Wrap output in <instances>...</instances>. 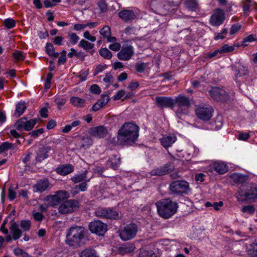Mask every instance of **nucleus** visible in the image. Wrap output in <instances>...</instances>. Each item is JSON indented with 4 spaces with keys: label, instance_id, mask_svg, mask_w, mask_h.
Masks as SVG:
<instances>
[{
    "label": "nucleus",
    "instance_id": "64",
    "mask_svg": "<svg viewBox=\"0 0 257 257\" xmlns=\"http://www.w3.org/2000/svg\"><path fill=\"white\" fill-rule=\"evenodd\" d=\"M248 133H240L238 136V139L240 140L246 141L249 138Z\"/></svg>",
    "mask_w": 257,
    "mask_h": 257
},
{
    "label": "nucleus",
    "instance_id": "47",
    "mask_svg": "<svg viewBox=\"0 0 257 257\" xmlns=\"http://www.w3.org/2000/svg\"><path fill=\"white\" fill-rule=\"evenodd\" d=\"M235 47L236 46L235 45L229 46L228 44H225L220 49V50L221 54L228 53L233 51Z\"/></svg>",
    "mask_w": 257,
    "mask_h": 257
},
{
    "label": "nucleus",
    "instance_id": "39",
    "mask_svg": "<svg viewBox=\"0 0 257 257\" xmlns=\"http://www.w3.org/2000/svg\"><path fill=\"white\" fill-rule=\"evenodd\" d=\"M67 101V98L64 96H58L54 99V102L57 105L59 109H61L63 105H64Z\"/></svg>",
    "mask_w": 257,
    "mask_h": 257
},
{
    "label": "nucleus",
    "instance_id": "48",
    "mask_svg": "<svg viewBox=\"0 0 257 257\" xmlns=\"http://www.w3.org/2000/svg\"><path fill=\"white\" fill-rule=\"evenodd\" d=\"M241 211L243 213H247L249 214H252L255 211V208L252 205L244 206L241 208Z\"/></svg>",
    "mask_w": 257,
    "mask_h": 257
},
{
    "label": "nucleus",
    "instance_id": "22",
    "mask_svg": "<svg viewBox=\"0 0 257 257\" xmlns=\"http://www.w3.org/2000/svg\"><path fill=\"white\" fill-rule=\"evenodd\" d=\"M109 97L107 94H102L100 98L97 100L92 106V111H96L104 107L109 101Z\"/></svg>",
    "mask_w": 257,
    "mask_h": 257
},
{
    "label": "nucleus",
    "instance_id": "14",
    "mask_svg": "<svg viewBox=\"0 0 257 257\" xmlns=\"http://www.w3.org/2000/svg\"><path fill=\"white\" fill-rule=\"evenodd\" d=\"M211 98L216 101H223L228 98L226 91L218 87H212L209 91Z\"/></svg>",
    "mask_w": 257,
    "mask_h": 257
},
{
    "label": "nucleus",
    "instance_id": "30",
    "mask_svg": "<svg viewBox=\"0 0 257 257\" xmlns=\"http://www.w3.org/2000/svg\"><path fill=\"white\" fill-rule=\"evenodd\" d=\"M80 257H99V255L94 249L87 248L81 252Z\"/></svg>",
    "mask_w": 257,
    "mask_h": 257
},
{
    "label": "nucleus",
    "instance_id": "59",
    "mask_svg": "<svg viewBox=\"0 0 257 257\" xmlns=\"http://www.w3.org/2000/svg\"><path fill=\"white\" fill-rule=\"evenodd\" d=\"M140 257H157V256L152 251L144 250L141 252Z\"/></svg>",
    "mask_w": 257,
    "mask_h": 257
},
{
    "label": "nucleus",
    "instance_id": "46",
    "mask_svg": "<svg viewBox=\"0 0 257 257\" xmlns=\"http://www.w3.org/2000/svg\"><path fill=\"white\" fill-rule=\"evenodd\" d=\"M68 37L69 38L70 43L73 45L77 44L79 40V37L76 35V34L74 33H69Z\"/></svg>",
    "mask_w": 257,
    "mask_h": 257
},
{
    "label": "nucleus",
    "instance_id": "6",
    "mask_svg": "<svg viewBox=\"0 0 257 257\" xmlns=\"http://www.w3.org/2000/svg\"><path fill=\"white\" fill-rule=\"evenodd\" d=\"M138 226L134 223L126 224L118 231L120 239L123 241L130 240L134 238L137 234Z\"/></svg>",
    "mask_w": 257,
    "mask_h": 257
},
{
    "label": "nucleus",
    "instance_id": "61",
    "mask_svg": "<svg viewBox=\"0 0 257 257\" xmlns=\"http://www.w3.org/2000/svg\"><path fill=\"white\" fill-rule=\"evenodd\" d=\"M218 54L220 55L221 54L220 49L215 50L213 52L208 53L206 57L207 58H211L215 56L220 57V56H218Z\"/></svg>",
    "mask_w": 257,
    "mask_h": 257
},
{
    "label": "nucleus",
    "instance_id": "11",
    "mask_svg": "<svg viewBox=\"0 0 257 257\" xmlns=\"http://www.w3.org/2000/svg\"><path fill=\"white\" fill-rule=\"evenodd\" d=\"M36 123L37 120L36 119L28 120L26 117H24L17 120L14 126L18 131L24 130L29 131L34 127Z\"/></svg>",
    "mask_w": 257,
    "mask_h": 257
},
{
    "label": "nucleus",
    "instance_id": "12",
    "mask_svg": "<svg viewBox=\"0 0 257 257\" xmlns=\"http://www.w3.org/2000/svg\"><path fill=\"white\" fill-rule=\"evenodd\" d=\"M79 207V203L75 200H68L64 201L59 207L58 210L61 214H67L73 212Z\"/></svg>",
    "mask_w": 257,
    "mask_h": 257
},
{
    "label": "nucleus",
    "instance_id": "24",
    "mask_svg": "<svg viewBox=\"0 0 257 257\" xmlns=\"http://www.w3.org/2000/svg\"><path fill=\"white\" fill-rule=\"evenodd\" d=\"M74 171V167L70 164L60 165L56 169V172L59 175L65 176Z\"/></svg>",
    "mask_w": 257,
    "mask_h": 257
},
{
    "label": "nucleus",
    "instance_id": "29",
    "mask_svg": "<svg viewBox=\"0 0 257 257\" xmlns=\"http://www.w3.org/2000/svg\"><path fill=\"white\" fill-rule=\"evenodd\" d=\"M10 149L15 152L17 150L18 148L14 144L5 142L2 143V144L0 146V154L3 153Z\"/></svg>",
    "mask_w": 257,
    "mask_h": 257
},
{
    "label": "nucleus",
    "instance_id": "33",
    "mask_svg": "<svg viewBox=\"0 0 257 257\" xmlns=\"http://www.w3.org/2000/svg\"><path fill=\"white\" fill-rule=\"evenodd\" d=\"M70 100L73 105L78 107H83L85 102L84 99L76 96L72 97Z\"/></svg>",
    "mask_w": 257,
    "mask_h": 257
},
{
    "label": "nucleus",
    "instance_id": "36",
    "mask_svg": "<svg viewBox=\"0 0 257 257\" xmlns=\"http://www.w3.org/2000/svg\"><path fill=\"white\" fill-rule=\"evenodd\" d=\"M248 73V71L245 67L242 65H239L236 70L235 73V80H236L238 78L242 76H245Z\"/></svg>",
    "mask_w": 257,
    "mask_h": 257
},
{
    "label": "nucleus",
    "instance_id": "49",
    "mask_svg": "<svg viewBox=\"0 0 257 257\" xmlns=\"http://www.w3.org/2000/svg\"><path fill=\"white\" fill-rule=\"evenodd\" d=\"M97 6L99 7L101 13H105L108 10L107 5L104 1L100 0L97 3Z\"/></svg>",
    "mask_w": 257,
    "mask_h": 257
},
{
    "label": "nucleus",
    "instance_id": "3",
    "mask_svg": "<svg viewBox=\"0 0 257 257\" xmlns=\"http://www.w3.org/2000/svg\"><path fill=\"white\" fill-rule=\"evenodd\" d=\"M157 212L164 219H169L177 212L178 205L169 199H163L156 203Z\"/></svg>",
    "mask_w": 257,
    "mask_h": 257
},
{
    "label": "nucleus",
    "instance_id": "53",
    "mask_svg": "<svg viewBox=\"0 0 257 257\" xmlns=\"http://www.w3.org/2000/svg\"><path fill=\"white\" fill-rule=\"evenodd\" d=\"M4 23L5 26L8 29H12L16 25L15 21L12 19H7L5 20Z\"/></svg>",
    "mask_w": 257,
    "mask_h": 257
},
{
    "label": "nucleus",
    "instance_id": "32",
    "mask_svg": "<svg viewBox=\"0 0 257 257\" xmlns=\"http://www.w3.org/2000/svg\"><path fill=\"white\" fill-rule=\"evenodd\" d=\"M45 50L47 54L51 57L57 58L59 56V53L55 52L54 47L50 43H46Z\"/></svg>",
    "mask_w": 257,
    "mask_h": 257
},
{
    "label": "nucleus",
    "instance_id": "41",
    "mask_svg": "<svg viewBox=\"0 0 257 257\" xmlns=\"http://www.w3.org/2000/svg\"><path fill=\"white\" fill-rule=\"evenodd\" d=\"M13 56L15 61H23L26 57V54L23 52L17 50L13 53Z\"/></svg>",
    "mask_w": 257,
    "mask_h": 257
},
{
    "label": "nucleus",
    "instance_id": "7",
    "mask_svg": "<svg viewBox=\"0 0 257 257\" xmlns=\"http://www.w3.org/2000/svg\"><path fill=\"white\" fill-rule=\"evenodd\" d=\"M170 194L174 195H179L187 194L190 190L189 184L184 180L175 181L169 185Z\"/></svg>",
    "mask_w": 257,
    "mask_h": 257
},
{
    "label": "nucleus",
    "instance_id": "35",
    "mask_svg": "<svg viewBox=\"0 0 257 257\" xmlns=\"http://www.w3.org/2000/svg\"><path fill=\"white\" fill-rule=\"evenodd\" d=\"M185 6L191 11H196L198 8V3L197 0H186Z\"/></svg>",
    "mask_w": 257,
    "mask_h": 257
},
{
    "label": "nucleus",
    "instance_id": "13",
    "mask_svg": "<svg viewBox=\"0 0 257 257\" xmlns=\"http://www.w3.org/2000/svg\"><path fill=\"white\" fill-rule=\"evenodd\" d=\"M135 54L134 47L131 45H123L117 54V58L122 61L130 60Z\"/></svg>",
    "mask_w": 257,
    "mask_h": 257
},
{
    "label": "nucleus",
    "instance_id": "57",
    "mask_svg": "<svg viewBox=\"0 0 257 257\" xmlns=\"http://www.w3.org/2000/svg\"><path fill=\"white\" fill-rule=\"evenodd\" d=\"M86 181H84L81 183H80L79 185H77L75 187L76 189H79L80 191L84 192L87 189V184Z\"/></svg>",
    "mask_w": 257,
    "mask_h": 257
},
{
    "label": "nucleus",
    "instance_id": "28",
    "mask_svg": "<svg viewBox=\"0 0 257 257\" xmlns=\"http://www.w3.org/2000/svg\"><path fill=\"white\" fill-rule=\"evenodd\" d=\"M44 200L47 201L49 205L50 206H54L58 205L60 202L56 192L55 194L53 195L47 196L45 198Z\"/></svg>",
    "mask_w": 257,
    "mask_h": 257
},
{
    "label": "nucleus",
    "instance_id": "51",
    "mask_svg": "<svg viewBox=\"0 0 257 257\" xmlns=\"http://www.w3.org/2000/svg\"><path fill=\"white\" fill-rule=\"evenodd\" d=\"M32 216L36 221L39 222H41L44 218V215L38 212L33 211L32 212Z\"/></svg>",
    "mask_w": 257,
    "mask_h": 257
},
{
    "label": "nucleus",
    "instance_id": "44",
    "mask_svg": "<svg viewBox=\"0 0 257 257\" xmlns=\"http://www.w3.org/2000/svg\"><path fill=\"white\" fill-rule=\"evenodd\" d=\"M20 226L24 231H28L31 226V222L29 220H22L20 222Z\"/></svg>",
    "mask_w": 257,
    "mask_h": 257
},
{
    "label": "nucleus",
    "instance_id": "62",
    "mask_svg": "<svg viewBox=\"0 0 257 257\" xmlns=\"http://www.w3.org/2000/svg\"><path fill=\"white\" fill-rule=\"evenodd\" d=\"M83 144L82 145L83 147L88 148L93 143V141L91 139L89 138H86L83 139Z\"/></svg>",
    "mask_w": 257,
    "mask_h": 257
},
{
    "label": "nucleus",
    "instance_id": "37",
    "mask_svg": "<svg viewBox=\"0 0 257 257\" xmlns=\"http://www.w3.org/2000/svg\"><path fill=\"white\" fill-rule=\"evenodd\" d=\"M231 179L235 183H242L245 180L244 175L237 173H234L230 176Z\"/></svg>",
    "mask_w": 257,
    "mask_h": 257
},
{
    "label": "nucleus",
    "instance_id": "63",
    "mask_svg": "<svg viewBox=\"0 0 257 257\" xmlns=\"http://www.w3.org/2000/svg\"><path fill=\"white\" fill-rule=\"evenodd\" d=\"M33 156V154L32 153H29L23 159V162L26 164V165H31V163H32L33 161L31 162V158H32Z\"/></svg>",
    "mask_w": 257,
    "mask_h": 257
},
{
    "label": "nucleus",
    "instance_id": "23",
    "mask_svg": "<svg viewBox=\"0 0 257 257\" xmlns=\"http://www.w3.org/2000/svg\"><path fill=\"white\" fill-rule=\"evenodd\" d=\"M177 140V138L173 135L163 136L160 139L161 145L165 148L171 147Z\"/></svg>",
    "mask_w": 257,
    "mask_h": 257
},
{
    "label": "nucleus",
    "instance_id": "19",
    "mask_svg": "<svg viewBox=\"0 0 257 257\" xmlns=\"http://www.w3.org/2000/svg\"><path fill=\"white\" fill-rule=\"evenodd\" d=\"M89 134L95 138H104L107 133V130L106 127L102 125H99L91 128L89 131Z\"/></svg>",
    "mask_w": 257,
    "mask_h": 257
},
{
    "label": "nucleus",
    "instance_id": "15",
    "mask_svg": "<svg viewBox=\"0 0 257 257\" xmlns=\"http://www.w3.org/2000/svg\"><path fill=\"white\" fill-rule=\"evenodd\" d=\"M174 169V166L171 163L166 164L164 166L152 170L150 174L151 176H162L170 173Z\"/></svg>",
    "mask_w": 257,
    "mask_h": 257
},
{
    "label": "nucleus",
    "instance_id": "21",
    "mask_svg": "<svg viewBox=\"0 0 257 257\" xmlns=\"http://www.w3.org/2000/svg\"><path fill=\"white\" fill-rule=\"evenodd\" d=\"M10 233L13 236V238L16 240L20 238L22 234V231L19 228V224L15 221L11 222L10 226Z\"/></svg>",
    "mask_w": 257,
    "mask_h": 257
},
{
    "label": "nucleus",
    "instance_id": "43",
    "mask_svg": "<svg viewBox=\"0 0 257 257\" xmlns=\"http://www.w3.org/2000/svg\"><path fill=\"white\" fill-rule=\"evenodd\" d=\"M14 253L16 256H20L21 257H32L25 250L18 247L14 249Z\"/></svg>",
    "mask_w": 257,
    "mask_h": 257
},
{
    "label": "nucleus",
    "instance_id": "8",
    "mask_svg": "<svg viewBox=\"0 0 257 257\" xmlns=\"http://www.w3.org/2000/svg\"><path fill=\"white\" fill-rule=\"evenodd\" d=\"M213 109L207 105H198L196 106L195 113L200 119L204 121L209 120L212 116Z\"/></svg>",
    "mask_w": 257,
    "mask_h": 257
},
{
    "label": "nucleus",
    "instance_id": "60",
    "mask_svg": "<svg viewBox=\"0 0 257 257\" xmlns=\"http://www.w3.org/2000/svg\"><path fill=\"white\" fill-rule=\"evenodd\" d=\"M44 133V130L42 128L38 129L37 130L33 131L30 133V135L34 138H36L39 136L40 135L43 134Z\"/></svg>",
    "mask_w": 257,
    "mask_h": 257
},
{
    "label": "nucleus",
    "instance_id": "34",
    "mask_svg": "<svg viewBox=\"0 0 257 257\" xmlns=\"http://www.w3.org/2000/svg\"><path fill=\"white\" fill-rule=\"evenodd\" d=\"M120 164V158L117 156L111 157L107 162V165L113 169H116Z\"/></svg>",
    "mask_w": 257,
    "mask_h": 257
},
{
    "label": "nucleus",
    "instance_id": "58",
    "mask_svg": "<svg viewBox=\"0 0 257 257\" xmlns=\"http://www.w3.org/2000/svg\"><path fill=\"white\" fill-rule=\"evenodd\" d=\"M121 47V45L119 43L115 42L109 46V48L113 51H118Z\"/></svg>",
    "mask_w": 257,
    "mask_h": 257
},
{
    "label": "nucleus",
    "instance_id": "27",
    "mask_svg": "<svg viewBox=\"0 0 257 257\" xmlns=\"http://www.w3.org/2000/svg\"><path fill=\"white\" fill-rule=\"evenodd\" d=\"M214 169L220 174L225 173L228 171L227 165L223 162H215L213 166Z\"/></svg>",
    "mask_w": 257,
    "mask_h": 257
},
{
    "label": "nucleus",
    "instance_id": "2",
    "mask_svg": "<svg viewBox=\"0 0 257 257\" xmlns=\"http://www.w3.org/2000/svg\"><path fill=\"white\" fill-rule=\"evenodd\" d=\"M86 230L79 226L71 227L67 230L66 243L70 246L77 248L84 244Z\"/></svg>",
    "mask_w": 257,
    "mask_h": 257
},
{
    "label": "nucleus",
    "instance_id": "42",
    "mask_svg": "<svg viewBox=\"0 0 257 257\" xmlns=\"http://www.w3.org/2000/svg\"><path fill=\"white\" fill-rule=\"evenodd\" d=\"M100 55L105 59H110L112 55L111 52L107 48H101L99 50Z\"/></svg>",
    "mask_w": 257,
    "mask_h": 257
},
{
    "label": "nucleus",
    "instance_id": "5",
    "mask_svg": "<svg viewBox=\"0 0 257 257\" xmlns=\"http://www.w3.org/2000/svg\"><path fill=\"white\" fill-rule=\"evenodd\" d=\"M174 104L176 107L175 109L176 114L178 117L181 118L182 115H185L188 113L191 101L188 97L180 94L174 100Z\"/></svg>",
    "mask_w": 257,
    "mask_h": 257
},
{
    "label": "nucleus",
    "instance_id": "45",
    "mask_svg": "<svg viewBox=\"0 0 257 257\" xmlns=\"http://www.w3.org/2000/svg\"><path fill=\"white\" fill-rule=\"evenodd\" d=\"M60 202L68 198L69 196V193L65 190H59L56 192Z\"/></svg>",
    "mask_w": 257,
    "mask_h": 257
},
{
    "label": "nucleus",
    "instance_id": "1",
    "mask_svg": "<svg viewBox=\"0 0 257 257\" xmlns=\"http://www.w3.org/2000/svg\"><path fill=\"white\" fill-rule=\"evenodd\" d=\"M139 133V127L137 124L132 122H125L118 131L116 144L131 145L137 140Z\"/></svg>",
    "mask_w": 257,
    "mask_h": 257
},
{
    "label": "nucleus",
    "instance_id": "16",
    "mask_svg": "<svg viewBox=\"0 0 257 257\" xmlns=\"http://www.w3.org/2000/svg\"><path fill=\"white\" fill-rule=\"evenodd\" d=\"M224 13L221 10H216L214 13L211 16L210 19V23L211 25L218 26L220 25L224 20Z\"/></svg>",
    "mask_w": 257,
    "mask_h": 257
},
{
    "label": "nucleus",
    "instance_id": "40",
    "mask_svg": "<svg viewBox=\"0 0 257 257\" xmlns=\"http://www.w3.org/2000/svg\"><path fill=\"white\" fill-rule=\"evenodd\" d=\"M100 34L103 37L104 39L108 38L111 35L110 28L108 26H104L100 31Z\"/></svg>",
    "mask_w": 257,
    "mask_h": 257
},
{
    "label": "nucleus",
    "instance_id": "10",
    "mask_svg": "<svg viewBox=\"0 0 257 257\" xmlns=\"http://www.w3.org/2000/svg\"><path fill=\"white\" fill-rule=\"evenodd\" d=\"M89 229L91 232L101 236L106 232L107 225L99 220H94L89 223Z\"/></svg>",
    "mask_w": 257,
    "mask_h": 257
},
{
    "label": "nucleus",
    "instance_id": "56",
    "mask_svg": "<svg viewBox=\"0 0 257 257\" xmlns=\"http://www.w3.org/2000/svg\"><path fill=\"white\" fill-rule=\"evenodd\" d=\"M227 31L226 29H223L221 32L218 33L215 36L214 39L215 40H218L220 39H223L225 37V35L227 34Z\"/></svg>",
    "mask_w": 257,
    "mask_h": 257
},
{
    "label": "nucleus",
    "instance_id": "18",
    "mask_svg": "<svg viewBox=\"0 0 257 257\" xmlns=\"http://www.w3.org/2000/svg\"><path fill=\"white\" fill-rule=\"evenodd\" d=\"M50 187V183L48 179L39 180L33 186L35 192L42 193Z\"/></svg>",
    "mask_w": 257,
    "mask_h": 257
},
{
    "label": "nucleus",
    "instance_id": "54",
    "mask_svg": "<svg viewBox=\"0 0 257 257\" xmlns=\"http://www.w3.org/2000/svg\"><path fill=\"white\" fill-rule=\"evenodd\" d=\"M135 68L137 72L142 73L145 71L146 65L144 63H137L135 66Z\"/></svg>",
    "mask_w": 257,
    "mask_h": 257
},
{
    "label": "nucleus",
    "instance_id": "31",
    "mask_svg": "<svg viewBox=\"0 0 257 257\" xmlns=\"http://www.w3.org/2000/svg\"><path fill=\"white\" fill-rule=\"evenodd\" d=\"M27 106L25 102H19L16 105L15 114L18 117L20 116L25 111Z\"/></svg>",
    "mask_w": 257,
    "mask_h": 257
},
{
    "label": "nucleus",
    "instance_id": "17",
    "mask_svg": "<svg viewBox=\"0 0 257 257\" xmlns=\"http://www.w3.org/2000/svg\"><path fill=\"white\" fill-rule=\"evenodd\" d=\"M50 147H42L37 152V155L35 160L31 163L32 165H35L38 162H41L48 157L47 153L50 151Z\"/></svg>",
    "mask_w": 257,
    "mask_h": 257
},
{
    "label": "nucleus",
    "instance_id": "25",
    "mask_svg": "<svg viewBox=\"0 0 257 257\" xmlns=\"http://www.w3.org/2000/svg\"><path fill=\"white\" fill-rule=\"evenodd\" d=\"M118 16L122 20L125 22L132 21L136 18L134 12L132 10H128L120 11L118 13Z\"/></svg>",
    "mask_w": 257,
    "mask_h": 257
},
{
    "label": "nucleus",
    "instance_id": "52",
    "mask_svg": "<svg viewBox=\"0 0 257 257\" xmlns=\"http://www.w3.org/2000/svg\"><path fill=\"white\" fill-rule=\"evenodd\" d=\"M16 197L15 189L11 186L8 190V198L10 201L14 200Z\"/></svg>",
    "mask_w": 257,
    "mask_h": 257
},
{
    "label": "nucleus",
    "instance_id": "55",
    "mask_svg": "<svg viewBox=\"0 0 257 257\" xmlns=\"http://www.w3.org/2000/svg\"><path fill=\"white\" fill-rule=\"evenodd\" d=\"M90 90L92 93L96 94H99L101 92L100 87L96 84L92 85L90 88Z\"/></svg>",
    "mask_w": 257,
    "mask_h": 257
},
{
    "label": "nucleus",
    "instance_id": "26",
    "mask_svg": "<svg viewBox=\"0 0 257 257\" xmlns=\"http://www.w3.org/2000/svg\"><path fill=\"white\" fill-rule=\"evenodd\" d=\"M88 171L85 170L81 173L76 174L71 178V180L75 184L82 182H89L90 178L87 179Z\"/></svg>",
    "mask_w": 257,
    "mask_h": 257
},
{
    "label": "nucleus",
    "instance_id": "50",
    "mask_svg": "<svg viewBox=\"0 0 257 257\" xmlns=\"http://www.w3.org/2000/svg\"><path fill=\"white\" fill-rule=\"evenodd\" d=\"M113 80L114 78L112 75L109 72L106 73L105 77L103 79V82L107 84V86H109V84L113 82Z\"/></svg>",
    "mask_w": 257,
    "mask_h": 257
},
{
    "label": "nucleus",
    "instance_id": "20",
    "mask_svg": "<svg viewBox=\"0 0 257 257\" xmlns=\"http://www.w3.org/2000/svg\"><path fill=\"white\" fill-rule=\"evenodd\" d=\"M156 102L162 107H173L174 105V100L170 97H156Z\"/></svg>",
    "mask_w": 257,
    "mask_h": 257
},
{
    "label": "nucleus",
    "instance_id": "4",
    "mask_svg": "<svg viewBox=\"0 0 257 257\" xmlns=\"http://www.w3.org/2000/svg\"><path fill=\"white\" fill-rule=\"evenodd\" d=\"M237 200L241 203L247 202L252 203L257 200V186H251L249 189L244 191L240 188L235 194Z\"/></svg>",
    "mask_w": 257,
    "mask_h": 257
},
{
    "label": "nucleus",
    "instance_id": "38",
    "mask_svg": "<svg viewBox=\"0 0 257 257\" xmlns=\"http://www.w3.org/2000/svg\"><path fill=\"white\" fill-rule=\"evenodd\" d=\"M79 46L85 50L89 51L94 48V45L82 39L80 41Z\"/></svg>",
    "mask_w": 257,
    "mask_h": 257
},
{
    "label": "nucleus",
    "instance_id": "9",
    "mask_svg": "<svg viewBox=\"0 0 257 257\" xmlns=\"http://www.w3.org/2000/svg\"><path fill=\"white\" fill-rule=\"evenodd\" d=\"M95 215L98 217L109 219H118L119 214L113 208H100L95 211Z\"/></svg>",
    "mask_w": 257,
    "mask_h": 257
}]
</instances>
